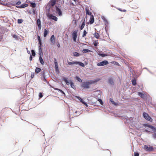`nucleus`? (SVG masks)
<instances>
[{
	"mask_svg": "<svg viewBox=\"0 0 156 156\" xmlns=\"http://www.w3.org/2000/svg\"><path fill=\"white\" fill-rule=\"evenodd\" d=\"M78 30H76L73 31L72 33V37L73 40L74 41L76 42L77 37V33Z\"/></svg>",
	"mask_w": 156,
	"mask_h": 156,
	"instance_id": "0eeeda50",
	"label": "nucleus"
},
{
	"mask_svg": "<svg viewBox=\"0 0 156 156\" xmlns=\"http://www.w3.org/2000/svg\"><path fill=\"white\" fill-rule=\"evenodd\" d=\"M94 37L97 39H98L100 37L99 34L97 32H95L94 34Z\"/></svg>",
	"mask_w": 156,
	"mask_h": 156,
	"instance_id": "6ab92c4d",
	"label": "nucleus"
},
{
	"mask_svg": "<svg viewBox=\"0 0 156 156\" xmlns=\"http://www.w3.org/2000/svg\"><path fill=\"white\" fill-rule=\"evenodd\" d=\"M144 149L147 151H151L153 150V148L152 146H149L148 147L147 145H145L144 147Z\"/></svg>",
	"mask_w": 156,
	"mask_h": 156,
	"instance_id": "6e6552de",
	"label": "nucleus"
},
{
	"mask_svg": "<svg viewBox=\"0 0 156 156\" xmlns=\"http://www.w3.org/2000/svg\"><path fill=\"white\" fill-rule=\"evenodd\" d=\"M54 89L55 90H58L62 94H63L64 95V96L65 95V93L61 90L58 89L57 88H54Z\"/></svg>",
	"mask_w": 156,
	"mask_h": 156,
	"instance_id": "c85d7f7f",
	"label": "nucleus"
},
{
	"mask_svg": "<svg viewBox=\"0 0 156 156\" xmlns=\"http://www.w3.org/2000/svg\"><path fill=\"white\" fill-rule=\"evenodd\" d=\"M77 98L79 100H80V101L83 104H84V105H87V104L84 101L80 98L79 97H77Z\"/></svg>",
	"mask_w": 156,
	"mask_h": 156,
	"instance_id": "5701e85b",
	"label": "nucleus"
},
{
	"mask_svg": "<svg viewBox=\"0 0 156 156\" xmlns=\"http://www.w3.org/2000/svg\"><path fill=\"white\" fill-rule=\"evenodd\" d=\"M68 64L69 65L72 66L74 65H78L82 67H84L85 66L84 64L82 62L77 61H73V62H70L67 61Z\"/></svg>",
	"mask_w": 156,
	"mask_h": 156,
	"instance_id": "7ed1b4c3",
	"label": "nucleus"
},
{
	"mask_svg": "<svg viewBox=\"0 0 156 156\" xmlns=\"http://www.w3.org/2000/svg\"><path fill=\"white\" fill-rule=\"evenodd\" d=\"M34 73H31V79L33 78H34Z\"/></svg>",
	"mask_w": 156,
	"mask_h": 156,
	"instance_id": "79ce46f5",
	"label": "nucleus"
},
{
	"mask_svg": "<svg viewBox=\"0 0 156 156\" xmlns=\"http://www.w3.org/2000/svg\"><path fill=\"white\" fill-rule=\"evenodd\" d=\"M27 50L28 48H26Z\"/></svg>",
	"mask_w": 156,
	"mask_h": 156,
	"instance_id": "bf43d9fd",
	"label": "nucleus"
},
{
	"mask_svg": "<svg viewBox=\"0 0 156 156\" xmlns=\"http://www.w3.org/2000/svg\"><path fill=\"white\" fill-rule=\"evenodd\" d=\"M145 131H146V132H149V131L148 130H145Z\"/></svg>",
	"mask_w": 156,
	"mask_h": 156,
	"instance_id": "5fc2aeb1",
	"label": "nucleus"
},
{
	"mask_svg": "<svg viewBox=\"0 0 156 156\" xmlns=\"http://www.w3.org/2000/svg\"><path fill=\"white\" fill-rule=\"evenodd\" d=\"M143 115L144 118L148 120L150 122H152V119L149 116L147 113L146 112H144L143 113Z\"/></svg>",
	"mask_w": 156,
	"mask_h": 156,
	"instance_id": "20e7f679",
	"label": "nucleus"
},
{
	"mask_svg": "<svg viewBox=\"0 0 156 156\" xmlns=\"http://www.w3.org/2000/svg\"><path fill=\"white\" fill-rule=\"evenodd\" d=\"M57 43H58L57 44V46H58V48H59L60 47V44L58 42H57Z\"/></svg>",
	"mask_w": 156,
	"mask_h": 156,
	"instance_id": "8fccbe9b",
	"label": "nucleus"
},
{
	"mask_svg": "<svg viewBox=\"0 0 156 156\" xmlns=\"http://www.w3.org/2000/svg\"><path fill=\"white\" fill-rule=\"evenodd\" d=\"M132 84L134 86L136 84V81L135 79H134L132 80Z\"/></svg>",
	"mask_w": 156,
	"mask_h": 156,
	"instance_id": "7c9ffc66",
	"label": "nucleus"
},
{
	"mask_svg": "<svg viewBox=\"0 0 156 156\" xmlns=\"http://www.w3.org/2000/svg\"><path fill=\"white\" fill-rule=\"evenodd\" d=\"M118 9L119 10V11H121L122 12V10L121 9L119 8V9Z\"/></svg>",
	"mask_w": 156,
	"mask_h": 156,
	"instance_id": "603ef678",
	"label": "nucleus"
},
{
	"mask_svg": "<svg viewBox=\"0 0 156 156\" xmlns=\"http://www.w3.org/2000/svg\"><path fill=\"white\" fill-rule=\"evenodd\" d=\"M55 65L56 70H58V66L57 62H55Z\"/></svg>",
	"mask_w": 156,
	"mask_h": 156,
	"instance_id": "72a5a7b5",
	"label": "nucleus"
},
{
	"mask_svg": "<svg viewBox=\"0 0 156 156\" xmlns=\"http://www.w3.org/2000/svg\"><path fill=\"white\" fill-rule=\"evenodd\" d=\"M139 154L137 152H134V156H139Z\"/></svg>",
	"mask_w": 156,
	"mask_h": 156,
	"instance_id": "a19ab883",
	"label": "nucleus"
},
{
	"mask_svg": "<svg viewBox=\"0 0 156 156\" xmlns=\"http://www.w3.org/2000/svg\"><path fill=\"white\" fill-rule=\"evenodd\" d=\"M36 24L38 26V30H40L41 29V22L40 19L37 20Z\"/></svg>",
	"mask_w": 156,
	"mask_h": 156,
	"instance_id": "9b49d317",
	"label": "nucleus"
},
{
	"mask_svg": "<svg viewBox=\"0 0 156 156\" xmlns=\"http://www.w3.org/2000/svg\"><path fill=\"white\" fill-rule=\"evenodd\" d=\"M108 82L110 84L112 85H113L114 84V82L112 78H109L108 79Z\"/></svg>",
	"mask_w": 156,
	"mask_h": 156,
	"instance_id": "b1692460",
	"label": "nucleus"
},
{
	"mask_svg": "<svg viewBox=\"0 0 156 156\" xmlns=\"http://www.w3.org/2000/svg\"><path fill=\"white\" fill-rule=\"evenodd\" d=\"M144 126L145 127H148L150 128L151 130H152V131L155 133L156 132V127H154L152 126L149 125L148 124H144ZM153 138L155 139H156V133H154V134H153Z\"/></svg>",
	"mask_w": 156,
	"mask_h": 156,
	"instance_id": "f03ea898",
	"label": "nucleus"
},
{
	"mask_svg": "<svg viewBox=\"0 0 156 156\" xmlns=\"http://www.w3.org/2000/svg\"><path fill=\"white\" fill-rule=\"evenodd\" d=\"M76 79L79 82H81L82 81V80L78 76H76Z\"/></svg>",
	"mask_w": 156,
	"mask_h": 156,
	"instance_id": "f704fd0d",
	"label": "nucleus"
},
{
	"mask_svg": "<svg viewBox=\"0 0 156 156\" xmlns=\"http://www.w3.org/2000/svg\"><path fill=\"white\" fill-rule=\"evenodd\" d=\"M28 4H23L19 6L20 8H23L28 6Z\"/></svg>",
	"mask_w": 156,
	"mask_h": 156,
	"instance_id": "a211bd4d",
	"label": "nucleus"
},
{
	"mask_svg": "<svg viewBox=\"0 0 156 156\" xmlns=\"http://www.w3.org/2000/svg\"><path fill=\"white\" fill-rule=\"evenodd\" d=\"M98 101H99L101 105H103V101L101 99H99L98 100Z\"/></svg>",
	"mask_w": 156,
	"mask_h": 156,
	"instance_id": "37998d69",
	"label": "nucleus"
},
{
	"mask_svg": "<svg viewBox=\"0 0 156 156\" xmlns=\"http://www.w3.org/2000/svg\"><path fill=\"white\" fill-rule=\"evenodd\" d=\"M126 10L125 9H124V10H122V12H126Z\"/></svg>",
	"mask_w": 156,
	"mask_h": 156,
	"instance_id": "864d4df0",
	"label": "nucleus"
},
{
	"mask_svg": "<svg viewBox=\"0 0 156 156\" xmlns=\"http://www.w3.org/2000/svg\"><path fill=\"white\" fill-rule=\"evenodd\" d=\"M108 63V62L106 60H104L101 62L98 63L97 65L98 66H101L106 65Z\"/></svg>",
	"mask_w": 156,
	"mask_h": 156,
	"instance_id": "39448f33",
	"label": "nucleus"
},
{
	"mask_svg": "<svg viewBox=\"0 0 156 156\" xmlns=\"http://www.w3.org/2000/svg\"><path fill=\"white\" fill-rule=\"evenodd\" d=\"M56 2V0H51L49 2V5L50 6H53L55 4Z\"/></svg>",
	"mask_w": 156,
	"mask_h": 156,
	"instance_id": "9d476101",
	"label": "nucleus"
},
{
	"mask_svg": "<svg viewBox=\"0 0 156 156\" xmlns=\"http://www.w3.org/2000/svg\"><path fill=\"white\" fill-rule=\"evenodd\" d=\"M98 40L95 41L94 42V45L95 47L97 46V45H98Z\"/></svg>",
	"mask_w": 156,
	"mask_h": 156,
	"instance_id": "473e14b6",
	"label": "nucleus"
},
{
	"mask_svg": "<svg viewBox=\"0 0 156 156\" xmlns=\"http://www.w3.org/2000/svg\"><path fill=\"white\" fill-rule=\"evenodd\" d=\"M30 4V6L32 8H35L36 6V4L35 2L33 3L32 2H31Z\"/></svg>",
	"mask_w": 156,
	"mask_h": 156,
	"instance_id": "412c9836",
	"label": "nucleus"
},
{
	"mask_svg": "<svg viewBox=\"0 0 156 156\" xmlns=\"http://www.w3.org/2000/svg\"><path fill=\"white\" fill-rule=\"evenodd\" d=\"M41 69L39 68L36 67L35 70V73H39L41 72Z\"/></svg>",
	"mask_w": 156,
	"mask_h": 156,
	"instance_id": "aec40b11",
	"label": "nucleus"
},
{
	"mask_svg": "<svg viewBox=\"0 0 156 156\" xmlns=\"http://www.w3.org/2000/svg\"><path fill=\"white\" fill-rule=\"evenodd\" d=\"M27 52L30 53V52L29 51H27Z\"/></svg>",
	"mask_w": 156,
	"mask_h": 156,
	"instance_id": "6e6d98bb",
	"label": "nucleus"
},
{
	"mask_svg": "<svg viewBox=\"0 0 156 156\" xmlns=\"http://www.w3.org/2000/svg\"><path fill=\"white\" fill-rule=\"evenodd\" d=\"M73 55L74 56L76 57L79 56L80 55L79 53L77 52H74L73 53Z\"/></svg>",
	"mask_w": 156,
	"mask_h": 156,
	"instance_id": "2f4dec72",
	"label": "nucleus"
},
{
	"mask_svg": "<svg viewBox=\"0 0 156 156\" xmlns=\"http://www.w3.org/2000/svg\"><path fill=\"white\" fill-rule=\"evenodd\" d=\"M48 32L46 29H44V37H45L48 34Z\"/></svg>",
	"mask_w": 156,
	"mask_h": 156,
	"instance_id": "bb28decb",
	"label": "nucleus"
},
{
	"mask_svg": "<svg viewBox=\"0 0 156 156\" xmlns=\"http://www.w3.org/2000/svg\"><path fill=\"white\" fill-rule=\"evenodd\" d=\"M85 9L87 15H91V13L88 7H86Z\"/></svg>",
	"mask_w": 156,
	"mask_h": 156,
	"instance_id": "4468645a",
	"label": "nucleus"
},
{
	"mask_svg": "<svg viewBox=\"0 0 156 156\" xmlns=\"http://www.w3.org/2000/svg\"><path fill=\"white\" fill-rule=\"evenodd\" d=\"M70 84L72 88L73 87V86H74L73 83L71 80L70 81Z\"/></svg>",
	"mask_w": 156,
	"mask_h": 156,
	"instance_id": "e433bc0d",
	"label": "nucleus"
},
{
	"mask_svg": "<svg viewBox=\"0 0 156 156\" xmlns=\"http://www.w3.org/2000/svg\"><path fill=\"white\" fill-rule=\"evenodd\" d=\"M37 39L38 40L39 44V50H40V49H41V47L42 45L41 41V38L38 35L37 36Z\"/></svg>",
	"mask_w": 156,
	"mask_h": 156,
	"instance_id": "ddd939ff",
	"label": "nucleus"
},
{
	"mask_svg": "<svg viewBox=\"0 0 156 156\" xmlns=\"http://www.w3.org/2000/svg\"><path fill=\"white\" fill-rule=\"evenodd\" d=\"M82 52L83 53H86L87 52H90L91 51L89 49H84L83 50Z\"/></svg>",
	"mask_w": 156,
	"mask_h": 156,
	"instance_id": "4be33fe9",
	"label": "nucleus"
},
{
	"mask_svg": "<svg viewBox=\"0 0 156 156\" xmlns=\"http://www.w3.org/2000/svg\"><path fill=\"white\" fill-rule=\"evenodd\" d=\"M31 52H32V55L33 56H34L35 55V52H34V51L33 50H31Z\"/></svg>",
	"mask_w": 156,
	"mask_h": 156,
	"instance_id": "4c0bfd02",
	"label": "nucleus"
},
{
	"mask_svg": "<svg viewBox=\"0 0 156 156\" xmlns=\"http://www.w3.org/2000/svg\"><path fill=\"white\" fill-rule=\"evenodd\" d=\"M138 95L141 98H144L145 97L144 95L141 92H138Z\"/></svg>",
	"mask_w": 156,
	"mask_h": 156,
	"instance_id": "a878e982",
	"label": "nucleus"
},
{
	"mask_svg": "<svg viewBox=\"0 0 156 156\" xmlns=\"http://www.w3.org/2000/svg\"><path fill=\"white\" fill-rule=\"evenodd\" d=\"M85 25V20L82 23V25H81L80 28L81 30H82L84 27Z\"/></svg>",
	"mask_w": 156,
	"mask_h": 156,
	"instance_id": "393cba45",
	"label": "nucleus"
},
{
	"mask_svg": "<svg viewBox=\"0 0 156 156\" xmlns=\"http://www.w3.org/2000/svg\"><path fill=\"white\" fill-rule=\"evenodd\" d=\"M99 55L100 56H101L102 57H103L106 56H107V54H99Z\"/></svg>",
	"mask_w": 156,
	"mask_h": 156,
	"instance_id": "58836bf2",
	"label": "nucleus"
},
{
	"mask_svg": "<svg viewBox=\"0 0 156 156\" xmlns=\"http://www.w3.org/2000/svg\"><path fill=\"white\" fill-rule=\"evenodd\" d=\"M110 101L114 105H115L116 103H115L113 101V99L112 98H110Z\"/></svg>",
	"mask_w": 156,
	"mask_h": 156,
	"instance_id": "ea45409f",
	"label": "nucleus"
},
{
	"mask_svg": "<svg viewBox=\"0 0 156 156\" xmlns=\"http://www.w3.org/2000/svg\"><path fill=\"white\" fill-rule=\"evenodd\" d=\"M63 80L65 82L67 85H69L70 84V81H69L67 80V78L64 77L63 78Z\"/></svg>",
	"mask_w": 156,
	"mask_h": 156,
	"instance_id": "f3484780",
	"label": "nucleus"
},
{
	"mask_svg": "<svg viewBox=\"0 0 156 156\" xmlns=\"http://www.w3.org/2000/svg\"><path fill=\"white\" fill-rule=\"evenodd\" d=\"M94 17L93 15H91L90 19V23L92 24L94 23Z\"/></svg>",
	"mask_w": 156,
	"mask_h": 156,
	"instance_id": "2eb2a0df",
	"label": "nucleus"
},
{
	"mask_svg": "<svg viewBox=\"0 0 156 156\" xmlns=\"http://www.w3.org/2000/svg\"><path fill=\"white\" fill-rule=\"evenodd\" d=\"M54 63H55V62H57V60L56 58H54Z\"/></svg>",
	"mask_w": 156,
	"mask_h": 156,
	"instance_id": "3c124183",
	"label": "nucleus"
},
{
	"mask_svg": "<svg viewBox=\"0 0 156 156\" xmlns=\"http://www.w3.org/2000/svg\"><path fill=\"white\" fill-rule=\"evenodd\" d=\"M77 111H76V112H75V113H77Z\"/></svg>",
	"mask_w": 156,
	"mask_h": 156,
	"instance_id": "13d9d810",
	"label": "nucleus"
},
{
	"mask_svg": "<svg viewBox=\"0 0 156 156\" xmlns=\"http://www.w3.org/2000/svg\"><path fill=\"white\" fill-rule=\"evenodd\" d=\"M100 80V78L96 79L94 81H93L90 83L89 82H83L81 84V87L86 88H88L90 87L89 85L90 83H94Z\"/></svg>",
	"mask_w": 156,
	"mask_h": 156,
	"instance_id": "f257e3e1",
	"label": "nucleus"
},
{
	"mask_svg": "<svg viewBox=\"0 0 156 156\" xmlns=\"http://www.w3.org/2000/svg\"><path fill=\"white\" fill-rule=\"evenodd\" d=\"M48 18L50 19L53 20L55 21H57L58 18L55 16H53L52 14L49 13L47 15Z\"/></svg>",
	"mask_w": 156,
	"mask_h": 156,
	"instance_id": "423d86ee",
	"label": "nucleus"
},
{
	"mask_svg": "<svg viewBox=\"0 0 156 156\" xmlns=\"http://www.w3.org/2000/svg\"><path fill=\"white\" fill-rule=\"evenodd\" d=\"M87 34V32L85 30H84L83 33V34L82 35V37H85Z\"/></svg>",
	"mask_w": 156,
	"mask_h": 156,
	"instance_id": "c756f323",
	"label": "nucleus"
},
{
	"mask_svg": "<svg viewBox=\"0 0 156 156\" xmlns=\"http://www.w3.org/2000/svg\"><path fill=\"white\" fill-rule=\"evenodd\" d=\"M32 55H30V58H29V59H30V61H31L32 59Z\"/></svg>",
	"mask_w": 156,
	"mask_h": 156,
	"instance_id": "09e8293b",
	"label": "nucleus"
},
{
	"mask_svg": "<svg viewBox=\"0 0 156 156\" xmlns=\"http://www.w3.org/2000/svg\"><path fill=\"white\" fill-rule=\"evenodd\" d=\"M112 63H115V64L116 65H119V63L117 62H112Z\"/></svg>",
	"mask_w": 156,
	"mask_h": 156,
	"instance_id": "de8ad7c7",
	"label": "nucleus"
},
{
	"mask_svg": "<svg viewBox=\"0 0 156 156\" xmlns=\"http://www.w3.org/2000/svg\"><path fill=\"white\" fill-rule=\"evenodd\" d=\"M42 75V80L43 81L46 82V80L45 78V73H44V71H43L41 72Z\"/></svg>",
	"mask_w": 156,
	"mask_h": 156,
	"instance_id": "dca6fc26",
	"label": "nucleus"
},
{
	"mask_svg": "<svg viewBox=\"0 0 156 156\" xmlns=\"http://www.w3.org/2000/svg\"><path fill=\"white\" fill-rule=\"evenodd\" d=\"M12 37L15 39H16L17 38V36L15 34L12 35Z\"/></svg>",
	"mask_w": 156,
	"mask_h": 156,
	"instance_id": "c03bdc74",
	"label": "nucleus"
},
{
	"mask_svg": "<svg viewBox=\"0 0 156 156\" xmlns=\"http://www.w3.org/2000/svg\"><path fill=\"white\" fill-rule=\"evenodd\" d=\"M21 2H20V1H19L16 3V5H20L21 4Z\"/></svg>",
	"mask_w": 156,
	"mask_h": 156,
	"instance_id": "49530a36",
	"label": "nucleus"
},
{
	"mask_svg": "<svg viewBox=\"0 0 156 156\" xmlns=\"http://www.w3.org/2000/svg\"><path fill=\"white\" fill-rule=\"evenodd\" d=\"M39 96L40 98H41L43 97V95L42 94V93H39Z\"/></svg>",
	"mask_w": 156,
	"mask_h": 156,
	"instance_id": "a18cd8bd",
	"label": "nucleus"
},
{
	"mask_svg": "<svg viewBox=\"0 0 156 156\" xmlns=\"http://www.w3.org/2000/svg\"><path fill=\"white\" fill-rule=\"evenodd\" d=\"M130 31V29H129V32Z\"/></svg>",
	"mask_w": 156,
	"mask_h": 156,
	"instance_id": "4d7b16f0",
	"label": "nucleus"
},
{
	"mask_svg": "<svg viewBox=\"0 0 156 156\" xmlns=\"http://www.w3.org/2000/svg\"><path fill=\"white\" fill-rule=\"evenodd\" d=\"M50 40L51 43L53 44H54L55 43V37L54 35H53L51 36Z\"/></svg>",
	"mask_w": 156,
	"mask_h": 156,
	"instance_id": "f8f14e48",
	"label": "nucleus"
},
{
	"mask_svg": "<svg viewBox=\"0 0 156 156\" xmlns=\"http://www.w3.org/2000/svg\"><path fill=\"white\" fill-rule=\"evenodd\" d=\"M23 22V20L22 19H18L17 20V22L18 23H21Z\"/></svg>",
	"mask_w": 156,
	"mask_h": 156,
	"instance_id": "c9c22d12",
	"label": "nucleus"
},
{
	"mask_svg": "<svg viewBox=\"0 0 156 156\" xmlns=\"http://www.w3.org/2000/svg\"><path fill=\"white\" fill-rule=\"evenodd\" d=\"M39 60H40V63L42 65H43L44 63V62L43 59H42V58L41 56L39 57Z\"/></svg>",
	"mask_w": 156,
	"mask_h": 156,
	"instance_id": "cd10ccee",
	"label": "nucleus"
},
{
	"mask_svg": "<svg viewBox=\"0 0 156 156\" xmlns=\"http://www.w3.org/2000/svg\"><path fill=\"white\" fill-rule=\"evenodd\" d=\"M56 13L58 14L59 16H61L62 15L61 10L57 6H56Z\"/></svg>",
	"mask_w": 156,
	"mask_h": 156,
	"instance_id": "1a4fd4ad",
	"label": "nucleus"
}]
</instances>
